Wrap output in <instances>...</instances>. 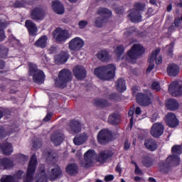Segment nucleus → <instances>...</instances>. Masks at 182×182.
<instances>
[{"label":"nucleus","instance_id":"cd10ccee","mask_svg":"<svg viewBox=\"0 0 182 182\" xmlns=\"http://www.w3.org/2000/svg\"><path fill=\"white\" fill-rule=\"evenodd\" d=\"M52 8L55 14H58V15H62V14H64L65 12L63 4L58 0L53 1Z\"/></svg>","mask_w":182,"mask_h":182},{"label":"nucleus","instance_id":"f704fd0d","mask_svg":"<svg viewBox=\"0 0 182 182\" xmlns=\"http://www.w3.org/2000/svg\"><path fill=\"white\" fill-rule=\"evenodd\" d=\"M87 140V134H82L81 135L76 136L74 139L73 142L75 144V146H80L81 144H83L85 141Z\"/></svg>","mask_w":182,"mask_h":182},{"label":"nucleus","instance_id":"680f3d73","mask_svg":"<svg viewBox=\"0 0 182 182\" xmlns=\"http://www.w3.org/2000/svg\"><path fill=\"white\" fill-rule=\"evenodd\" d=\"M135 114L139 116V114H141V109L139 107H137L135 109Z\"/></svg>","mask_w":182,"mask_h":182},{"label":"nucleus","instance_id":"49530a36","mask_svg":"<svg viewBox=\"0 0 182 182\" xmlns=\"http://www.w3.org/2000/svg\"><path fill=\"white\" fill-rule=\"evenodd\" d=\"M95 105L97 106H101V107H107L109 106V103H107V101L105 100H95Z\"/></svg>","mask_w":182,"mask_h":182},{"label":"nucleus","instance_id":"ea45409f","mask_svg":"<svg viewBox=\"0 0 182 182\" xmlns=\"http://www.w3.org/2000/svg\"><path fill=\"white\" fill-rule=\"evenodd\" d=\"M146 9V4L140 2H136L134 4V9H132V11H135L136 12H143Z\"/></svg>","mask_w":182,"mask_h":182},{"label":"nucleus","instance_id":"13d9d810","mask_svg":"<svg viewBox=\"0 0 182 182\" xmlns=\"http://www.w3.org/2000/svg\"><path fill=\"white\" fill-rule=\"evenodd\" d=\"M13 6L14 8H22V6H23V5L22 4V3H21L20 1H16L14 4Z\"/></svg>","mask_w":182,"mask_h":182},{"label":"nucleus","instance_id":"20e7f679","mask_svg":"<svg viewBox=\"0 0 182 182\" xmlns=\"http://www.w3.org/2000/svg\"><path fill=\"white\" fill-rule=\"evenodd\" d=\"M73 78V75H72V72H70V70L66 69L62 70L59 73L58 80L55 81V85L58 86V87H65L66 83H68V82H70Z\"/></svg>","mask_w":182,"mask_h":182},{"label":"nucleus","instance_id":"4468645a","mask_svg":"<svg viewBox=\"0 0 182 182\" xmlns=\"http://www.w3.org/2000/svg\"><path fill=\"white\" fill-rule=\"evenodd\" d=\"M164 133V125L161 122L153 124L151 128V134L153 137L159 138Z\"/></svg>","mask_w":182,"mask_h":182},{"label":"nucleus","instance_id":"e2e57ef3","mask_svg":"<svg viewBox=\"0 0 182 182\" xmlns=\"http://www.w3.org/2000/svg\"><path fill=\"white\" fill-rule=\"evenodd\" d=\"M115 11H116L117 14H123V8H122V7L115 9Z\"/></svg>","mask_w":182,"mask_h":182},{"label":"nucleus","instance_id":"8fccbe9b","mask_svg":"<svg viewBox=\"0 0 182 182\" xmlns=\"http://www.w3.org/2000/svg\"><path fill=\"white\" fill-rule=\"evenodd\" d=\"M151 89L153 90H156V92H159V90H160V89H161L160 83H159L157 82H154L151 85Z\"/></svg>","mask_w":182,"mask_h":182},{"label":"nucleus","instance_id":"3c124183","mask_svg":"<svg viewBox=\"0 0 182 182\" xmlns=\"http://www.w3.org/2000/svg\"><path fill=\"white\" fill-rule=\"evenodd\" d=\"M48 63H49V59H48V57L46 56V55L42 54L41 63H43V65H48Z\"/></svg>","mask_w":182,"mask_h":182},{"label":"nucleus","instance_id":"f3484780","mask_svg":"<svg viewBox=\"0 0 182 182\" xmlns=\"http://www.w3.org/2000/svg\"><path fill=\"white\" fill-rule=\"evenodd\" d=\"M73 73L77 80H83L86 78V69L82 65H77L73 68Z\"/></svg>","mask_w":182,"mask_h":182},{"label":"nucleus","instance_id":"37998d69","mask_svg":"<svg viewBox=\"0 0 182 182\" xmlns=\"http://www.w3.org/2000/svg\"><path fill=\"white\" fill-rule=\"evenodd\" d=\"M24 176H25V173L23 172V171H21V170L17 171L13 176V177L14 178V180H16L17 182H19V180H21V178H22Z\"/></svg>","mask_w":182,"mask_h":182},{"label":"nucleus","instance_id":"052dcab7","mask_svg":"<svg viewBox=\"0 0 182 182\" xmlns=\"http://www.w3.org/2000/svg\"><path fill=\"white\" fill-rule=\"evenodd\" d=\"M50 119H52V114L51 113H48L46 117L44 118V122H49V120H50Z\"/></svg>","mask_w":182,"mask_h":182},{"label":"nucleus","instance_id":"9d476101","mask_svg":"<svg viewBox=\"0 0 182 182\" xmlns=\"http://www.w3.org/2000/svg\"><path fill=\"white\" fill-rule=\"evenodd\" d=\"M159 53H160V48H157L156 50L153 51L149 59V65L146 70L147 73H150L151 70L154 69V60H156V65H161L163 58H161V55L159 56Z\"/></svg>","mask_w":182,"mask_h":182},{"label":"nucleus","instance_id":"393cba45","mask_svg":"<svg viewBox=\"0 0 182 182\" xmlns=\"http://www.w3.org/2000/svg\"><path fill=\"white\" fill-rule=\"evenodd\" d=\"M129 18V21L131 22H141L142 16L141 14L139 11H136V10H130V13L128 15Z\"/></svg>","mask_w":182,"mask_h":182},{"label":"nucleus","instance_id":"6e6d98bb","mask_svg":"<svg viewBox=\"0 0 182 182\" xmlns=\"http://www.w3.org/2000/svg\"><path fill=\"white\" fill-rule=\"evenodd\" d=\"M114 180V176L113 175H107L105 177V181L109 182V181H113Z\"/></svg>","mask_w":182,"mask_h":182},{"label":"nucleus","instance_id":"864d4df0","mask_svg":"<svg viewBox=\"0 0 182 182\" xmlns=\"http://www.w3.org/2000/svg\"><path fill=\"white\" fill-rule=\"evenodd\" d=\"M132 163L135 166V174H142L143 172L141 171V170H140L137 164H136V162Z\"/></svg>","mask_w":182,"mask_h":182},{"label":"nucleus","instance_id":"9b49d317","mask_svg":"<svg viewBox=\"0 0 182 182\" xmlns=\"http://www.w3.org/2000/svg\"><path fill=\"white\" fill-rule=\"evenodd\" d=\"M85 46V41L80 37H75L68 43V49L73 52H79Z\"/></svg>","mask_w":182,"mask_h":182},{"label":"nucleus","instance_id":"ddd939ff","mask_svg":"<svg viewBox=\"0 0 182 182\" xmlns=\"http://www.w3.org/2000/svg\"><path fill=\"white\" fill-rule=\"evenodd\" d=\"M136 102L141 106H149L151 103V93L147 91V94L139 92L136 95Z\"/></svg>","mask_w":182,"mask_h":182},{"label":"nucleus","instance_id":"1a4fd4ad","mask_svg":"<svg viewBox=\"0 0 182 182\" xmlns=\"http://www.w3.org/2000/svg\"><path fill=\"white\" fill-rule=\"evenodd\" d=\"M30 15L33 21H43L46 16V10L42 6H37L31 10Z\"/></svg>","mask_w":182,"mask_h":182},{"label":"nucleus","instance_id":"09e8293b","mask_svg":"<svg viewBox=\"0 0 182 182\" xmlns=\"http://www.w3.org/2000/svg\"><path fill=\"white\" fill-rule=\"evenodd\" d=\"M174 48V43H171L169 46H166L167 54L168 56H173V49Z\"/></svg>","mask_w":182,"mask_h":182},{"label":"nucleus","instance_id":"7ed1b4c3","mask_svg":"<svg viewBox=\"0 0 182 182\" xmlns=\"http://www.w3.org/2000/svg\"><path fill=\"white\" fill-rule=\"evenodd\" d=\"M36 166H38V160L36 159V156L33 155L31 158L29 163H28L26 174L23 177L24 182L33 181L35 171H36Z\"/></svg>","mask_w":182,"mask_h":182},{"label":"nucleus","instance_id":"774afa93","mask_svg":"<svg viewBox=\"0 0 182 182\" xmlns=\"http://www.w3.org/2000/svg\"><path fill=\"white\" fill-rule=\"evenodd\" d=\"M76 156L78 158V159H80V157H82V151H78L76 154Z\"/></svg>","mask_w":182,"mask_h":182},{"label":"nucleus","instance_id":"a18cd8bd","mask_svg":"<svg viewBox=\"0 0 182 182\" xmlns=\"http://www.w3.org/2000/svg\"><path fill=\"white\" fill-rule=\"evenodd\" d=\"M95 23L97 28H102L103 23H105V18L103 17H97Z\"/></svg>","mask_w":182,"mask_h":182},{"label":"nucleus","instance_id":"c9c22d12","mask_svg":"<svg viewBox=\"0 0 182 182\" xmlns=\"http://www.w3.org/2000/svg\"><path fill=\"white\" fill-rule=\"evenodd\" d=\"M172 156H170L169 157H173V161H176V159H179L180 160V157H178V156H177V154L180 155L182 154V148L181 146L180 145H176L172 147Z\"/></svg>","mask_w":182,"mask_h":182},{"label":"nucleus","instance_id":"aec40b11","mask_svg":"<svg viewBox=\"0 0 182 182\" xmlns=\"http://www.w3.org/2000/svg\"><path fill=\"white\" fill-rule=\"evenodd\" d=\"M35 180L36 182H48V176H46V171H45V167L43 166L38 168Z\"/></svg>","mask_w":182,"mask_h":182},{"label":"nucleus","instance_id":"4d7b16f0","mask_svg":"<svg viewBox=\"0 0 182 182\" xmlns=\"http://www.w3.org/2000/svg\"><path fill=\"white\" fill-rule=\"evenodd\" d=\"M174 25L176 28H178L181 25V20L180 18H176L174 20Z\"/></svg>","mask_w":182,"mask_h":182},{"label":"nucleus","instance_id":"7c9ffc66","mask_svg":"<svg viewBox=\"0 0 182 182\" xmlns=\"http://www.w3.org/2000/svg\"><path fill=\"white\" fill-rule=\"evenodd\" d=\"M66 173L70 176H75L79 173V166L76 164H70L66 166Z\"/></svg>","mask_w":182,"mask_h":182},{"label":"nucleus","instance_id":"c03bdc74","mask_svg":"<svg viewBox=\"0 0 182 182\" xmlns=\"http://www.w3.org/2000/svg\"><path fill=\"white\" fill-rule=\"evenodd\" d=\"M124 52V47L123 46H117L116 49L114 50V53L118 57L122 56Z\"/></svg>","mask_w":182,"mask_h":182},{"label":"nucleus","instance_id":"0e129e2a","mask_svg":"<svg viewBox=\"0 0 182 182\" xmlns=\"http://www.w3.org/2000/svg\"><path fill=\"white\" fill-rule=\"evenodd\" d=\"M116 171H117V173H119V174L122 173V167H120V164H118L117 166Z\"/></svg>","mask_w":182,"mask_h":182},{"label":"nucleus","instance_id":"bb28decb","mask_svg":"<svg viewBox=\"0 0 182 182\" xmlns=\"http://www.w3.org/2000/svg\"><path fill=\"white\" fill-rule=\"evenodd\" d=\"M0 151L2 154H5L6 156H9L12 154V151H14V149L12 148V144L10 143H4L0 145Z\"/></svg>","mask_w":182,"mask_h":182},{"label":"nucleus","instance_id":"5fc2aeb1","mask_svg":"<svg viewBox=\"0 0 182 182\" xmlns=\"http://www.w3.org/2000/svg\"><path fill=\"white\" fill-rule=\"evenodd\" d=\"M80 29H83V28H85V26H87V21H81L78 23Z\"/></svg>","mask_w":182,"mask_h":182},{"label":"nucleus","instance_id":"a211bd4d","mask_svg":"<svg viewBox=\"0 0 182 182\" xmlns=\"http://www.w3.org/2000/svg\"><path fill=\"white\" fill-rule=\"evenodd\" d=\"M165 122L169 127H177L178 126V119L173 112H168L166 114Z\"/></svg>","mask_w":182,"mask_h":182},{"label":"nucleus","instance_id":"6ab92c4d","mask_svg":"<svg viewBox=\"0 0 182 182\" xmlns=\"http://www.w3.org/2000/svg\"><path fill=\"white\" fill-rule=\"evenodd\" d=\"M112 157H113V152L112 151H103L98 154L97 161L101 164H105Z\"/></svg>","mask_w":182,"mask_h":182},{"label":"nucleus","instance_id":"72a5a7b5","mask_svg":"<svg viewBox=\"0 0 182 182\" xmlns=\"http://www.w3.org/2000/svg\"><path fill=\"white\" fill-rule=\"evenodd\" d=\"M144 146L148 149V150H150V151L157 150V142H156L154 139H146Z\"/></svg>","mask_w":182,"mask_h":182},{"label":"nucleus","instance_id":"39448f33","mask_svg":"<svg viewBox=\"0 0 182 182\" xmlns=\"http://www.w3.org/2000/svg\"><path fill=\"white\" fill-rule=\"evenodd\" d=\"M29 66V73L30 75H33V82H35V83H38V85H42V83L45 82L46 77L43 71L38 70V67L35 64L30 63Z\"/></svg>","mask_w":182,"mask_h":182},{"label":"nucleus","instance_id":"2eb2a0df","mask_svg":"<svg viewBox=\"0 0 182 182\" xmlns=\"http://www.w3.org/2000/svg\"><path fill=\"white\" fill-rule=\"evenodd\" d=\"M112 139V132L109 129H102L97 134V141L100 144L107 143Z\"/></svg>","mask_w":182,"mask_h":182},{"label":"nucleus","instance_id":"c756f323","mask_svg":"<svg viewBox=\"0 0 182 182\" xmlns=\"http://www.w3.org/2000/svg\"><path fill=\"white\" fill-rule=\"evenodd\" d=\"M97 58L101 62H107L110 59V55H109V51L106 50H99L97 53Z\"/></svg>","mask_w":182,"mask_h":182},{"label":"nucleus","instance_id":"a19ab883","mask_svg":"<svg viewBox=\"0 0 182 182\" xmlns=\"http://www.w3.org/2000/svg\"><path fill=\"white\" fill-rule=\"evenodd\" d=\"M108 122L110 124H117L119 123V114H112L109 116Z\"/></svg>","mask_w":182,"mask_h":182},{"label":"nucleus","instance_id":"0eeeda50","mask_svg":"<svg viewBox=\"0 0 182 182\" xmlns=\"http://www.w3.org/2000/svg\"><path fill=\"white\" fill-rule=\"evenodd\" d=\"M96 157H97V155L96 154L95 150L89 149L84 154V161L80 162L82 167H85V168L92 167L93 163L96 161Z\"/></svg>","mask_w":182,"mask_h":182},{"label":"nucleus","instance_id":"412c9836","mask_svg":"<svg viewBox=\"0 0 182 182\" xmlns=\"http://www.w3.org/2000/svg\"><path fill=\"white\" fill-rule=\"evenodd\" d=\"M14 167V161L9 158H0V168L9 170Z\"/></svg>","mask_w":182,"mask_h":182},{"label":"nucleus","instance_id":"dca6fc26","mask_svg":"<svg viewBox=\"0 0 182 182\" xmlns=\"http://www.w3.org/2000/svg\"><path fill=\"white\" fill-rule=\"evenodd\" d=\"M62 176V169L59 166L52 168L48 171L47 177L50 181H54L58 178H60Z\"/></svg>","mask_w":182,"mask_h":182},{"label":"nucleus","instance_id":"473e14b6","mask_svg":"<svg viewBox=\"0 0 182 182\" xmlns=\"http://www.w3.org/2000/svg\"><path fill=\"white\" fill-rule=\"evenodd\" d=\"M48 43V36H42L36 41L34 43V46L36 48H41L43 49V48H46V45Z\"/></svg>","mask_w":182,"mask_h":182},{"label":"nucleus","instance_id":"bf43d9fd","mask_svg":"<svg viewBox=\"0 0 182 182\" xmlns=\"http://www.w3.org/2000/svg\"><path fill=\"white\" fill-rule=\"evenodd\" d=\"M124 149L125 150H129V149H130V142H129L128 140L125 141Z\"/></svg>","mask_w":182,"mask_h":182},{"label":"nucleus","instance_id":"79ce46f5","mask_svg":"<svg viewBox=\"0 0 182 182\" xmlns=\"http://www.w3.org/2000/svg\"><path fill=\"white\" fill-rule=\"evenodd\" d=\"M1 182H18L16 179L14 178V176L11 175H4L0 179Z\"/></svg>","mask_w":182,"mask_h":182},{"label":"nucleus","instance_id":"4be33fe9","mask_svg":"<svg viewBox=\"0 0 182 182\" xmlns=\"http://www.w3.org/2000/svg\"><path fill=\"white\" fill-rule=\"evenodd\" d=\"M165 106L168 110L174 112L176 110H178L180 104H178V102H177L176 99H169L166 102Z\"/></svg>","mask_w":182,"mask_h":182},{"label":"nucleus","instance_id":"de8ad7c7","mask_svg":"<svg viewBox=\"0 0 182 182\" xmlns=\"http://www.w3.org/2000/svg\"><path fill=\"white\" fill-rule=\"evenodd\" d=\"M142 163L145 167H150L152 164L151 159L149 156H145L142 161Z\"/></svg>","mask_w":182,"mask_h":182},{"label":"nucleus","instance_id":"2f4dec72","mask_svg":"<svg viewBox=\"0 0 182 182\" xmlns=\"http://www.w3.org/2000/svg\"><path fill=\"white\" fill-rule=\"evenodd\" d=\"M178 65L176 64H169L167 67V73L169 76H177L178 75Z\"/></svg>","mask_w":182,"mask_h":182},{"label":"nucleus","instance_id":"4c0bfd02","mask_svg":"<svg viewBox=\"0 0 182 182\" xmlns=\"http://www.w3.org/2000/svg\"><path fill=\"white\" fill-rule=\"evenodd\" d=\"M115 86L118 92H124L126 90V81L123 79H119L116 82Z\"/></svg>","mask_w":182,"mask_h":182},{"label":"nucleus","instance_id":"f03ea898","mask_svg":"<svg viewBox=\"0 0 182 182\" xmlns=\"http://www.w3.org/2000/svg\"><path fill=\"white\" fill-rule=\"evenodd\" d=\"M146 50L140 44H134L131 49L127 53V60L128 62L133 63L136 62L141 55L144 53Z\"/></svg>","mask_w":182,"mask_h":182},{"label":"nucleus","instance_id":"603ef678","mask_svg":"<svg viewBox=\"0 0 182 182\" xmlns=\"http://www.w3.org/2000/svg\"><path fill=\"white\" fill-rule=\"evenodd\" d=\"M8 56V49H0V58H6Z\"/></svg>","mask_w":182,"mask_h":182},{"label":"nucleus","instance_id":"338daca9","mask_svg":"<svg viewBox=\"0 0 182 182\" xmlns=\"http://www.w3.org/2000/svg\"><path fill=\"white\" fill-rule=\"evenodd\" d=\"M49 51H50V53H54L56 51V48H55V47H51V48L49 49Z\"/></svg>","mask_w":182,"mask_h":182},{"label":"nucleus","instance_id":"6e6552de","mask_svg":"<svg viewBox=\"0 0 182 182\" xmlns=\"http://www.w3.org/2000/svg\"><path fill=\"white\" fill-rule=\"evenodd\" d=\"M53 38L56 42L62 43V42H65L70 38V33L62 28H57L53 32Z\"/></svg>","mask_w":182,"mask_h":182},{"label":"nucleus","instance_id":"a878e982","mask_svg":"<svg viewBox=\"0 0 182 182\" xmlns=\"http://www.w3.org/2000/svg\"><path fill=\"white\" fill-rule=\"evenodd\" d=\"M80 130H82L80 122L78 121H72L70 122L68 128L70 133H80Z\"/></svg>","mask_w":182,"mask_h":182},{"label":"nucleus","instance_id":"5701e85b","mask_svg":"<svg viewBox=\"0 0 182 182\" xmlns=\"http://www.w3.org/2000/svg\"><path fill=\"white\" fill-rule=\"evenodd\" d=\"M25 25L31 36H35V35L38 33V27L36 26V23H33L31 20H27L25 22Z\"/></svg>","mask_w":182,"mask_h":182},{"label":"nucleus","instance_id":"f8f14e48","mask_svg":"<svg viewBox=\"0 0 182 182\" xmlns=\"http://www.w3.org/2000/svg\"><path fill=\"white\" fill-rule=\"evenodd\" d=\"M168 91L172 96H182V82L174 81L170 85Z\"/></svg>","mask_w":182,"mask_h":182},{"label":"nucleus","instance_id":"423d86ee","mask_svg":"<svg viewBox=\"0 0 182 182\" xmlns=\"http://www.w3.org/2000/svg\"><path fill=\"white\" fill-rule=\"evenodd\" d=\"M176 160L174 161V158L173 156H168L166 159V162L161 161L159 164V170L162 173H167L168 171V168L170 167H174L176 166H178L180 164V159L178 157L175 158Z\"/></svg>","mask_w":182,"mask_h":182},{"label":"nucleus","instance_id":"b1692460","mask_svg":"<svg viewBox=\"0 0 182 182\" xmlns=\"http://www.w3.org/2000/svg\"><path fill=\"white\" fill-rule=\"evenodd\" d=\"M69 58H70V55L68 52L62 51L58 55L54 57V60L55 63H66Z\"/></svg>","mask_w":182,"mask_h":182},{"label":"nucleus","instance_id":"58836bf2","mask_svg":"<svg viewBox=\"0 0 182 182\" xmlns=\"http://www.w3.org/2000/svg\"><path fill=\"white\" fill-rule=\"evenodd\" d=\"M8 26V23L4 20H0V41H4L5 39V32L4 29Z\"/></svg>","mask_w":182,"mask_h":182},{"label":"nucleus","instance_id":"69168bd1","mask_svg":"<svg viewBox=\"0 0 182 182\" xmlns=\"http://www.w3.org/2000/svg\"><path fill=\"white\" fill-rule=\"evenodd\" d=\"M116 97H117V94H112L111 95H109V99L111 100H113L116 99Z\"/></svg>","mask_w":182,"mask_h":182},{"label":"nucleus","instance_id":"c85d7f7f","mask_svg":"<svg viewBox=\"0 0 182 182\" xmlns=\"http://www.w3.org/2000/svg\"><path fill=\"white\" fill-rule=\"evenodd\" d=\"M65 139L63 134L59 132H55L51 136V141L55 144V146H59Z\"/></svg>","mask_w":182,"mask_h":182},{"label":"nucleus","instance_id":"e433bc0d","mask_svg":"<svg viewBox=\"0 0 182 182\" xmlns=\"http://www.w3.org/2000/svg\"><path fill=\"white\" fill-rule=\"evenodd\" d=\"M97 15H100L101 18H108L112 15V11L106 8L100 7L97 11Z\"/></svg>","mask_w":182,"mask_h":182},{"label":"nucleus","instance_id":"f257e3e1","mask_svg":"<svg viewBox=\"0 0 182 182\" xmlns=\"http://www.w3.org/2000/svg\"><path fill=\"white\" fill-rule=\"evenodd\" d=\"M116 66L109 64L106 66L98 67L95 69L94 73L97 77L102 80H110L114 77Z\"/></svg>","mask_w":182,"mask_h":182}]
</instances>
